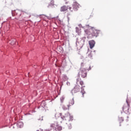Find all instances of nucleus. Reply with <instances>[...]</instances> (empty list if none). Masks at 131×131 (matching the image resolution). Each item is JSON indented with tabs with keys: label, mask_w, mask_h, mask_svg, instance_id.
Instances as JSON below:
<instances>
[{
	"label": "nucleus",
	"mask_w": 131,
	"mask_h": 131,
	"mask_svg": "<svg viewBox=\"0 0 131 131\" xmlns=\"http://www.w3.org/2000/svg\"><path fill=\"white\" fill-rule=\"evenodd\" d=\"M88 57L89 58H90V59H93V54L92 53V52L89 53Z\"/></svg>",
	"instance_id": "obj_24"
},
{
	"label": "nucleus",
	"mask_w": 131,
	"mask_h": 131,
	"mask_svg": "<svg viewBox=\"0 0 131 131\" xmlns=\"http://www.w3.org/2000/svg\"><path fill=\"white\" fill-rule=\"evenodd\" d=\"M12 16H17V17H20L21 16V11L19 9H17L14 11H12Z\"/></svg>",
	"instance_id": "obj_8"
},
{
	"label": "nucleus",
	"mask_w": 131,
	"mask_h": 131,
	"mask_svg": "<svg viewBox=\"0 0 131 131\" xmlns=\"http://www.w3.org/2000/svg\"><path fill=\"white\" fill-rule=\"evenodd\" d=\"M84 32L85 33H86V34H87L88 35H91V31L89 29L88 30H84Z\"/></svg>",
	"instance_id": "obj_20"
},
{
	"label": "nucleus",
	"mask_w": 131,
	"mask_h": 131,
	"mask_svg": "<svg viewBox=\"0 0 131 131\" xmlns=\"http://www.w3.org/2000/svg\"><path fill=\"white\" fill-rule=\"evenodd\" d=\"M93 52H94V53H96V51L95 50H94Z\"/></svg>",
	"instance_id": "obj_37"
},
{
	"label": "nucleus",
	"mask_w": 131,
	"mask_h": 131,
	"mask_svg": "<svg viewBox=\"0 0 131 131\" xmlns=\"http://www.w3.org/2000/svg\"><path fill=\"white\" fill-rule=\"evenodd\" d=\"M58 123L55 122L54 123L51 124L50 125V128L46 129L44 131H57V127H58Z\"/></svg>",
	"instance_id": "obj_4"
},
{
	"label": "nucleus",
	"mask_w": 131,
	"mask_h": 131,
	"mask_svg": "<svg viewBox=\"0 0 131 131\" xmlns=\"http://www.w3.org/2000/svg\"><path fill=\"white\" fill-rule=\"evenodd\" d=\"M55 117L56 118H58V117H60L62 120H67L68 118L69 119L68 120V122L66 123V124L68 125V127L70 129H71L72 126H71V122H72V121L73 120V116L70 115V114L69 113H67L64 114V116H62V113H59L55 114Z\"/></svg>",
	"instance_id": "obj_1"
},
{
	"label": "nucleus",
	"mask_w": 131,
	"mask_h": 131,
	"mask_svg": "<svg viewBox=\"0 0 131 131\" xmlns=\"http://www.w3.org/2000/svg\"><path fill=\"white\" fill-rule=\"evenodd\" d=\"M126 102L127 103V106H124L123 107V111H124L126 114H131V113L129 112V106L131 104L130 102L128 99L126 100Z\"/></svg>",
	"instance_id": "obj_3"
},
{
	"label": "nucleus",
	"mask_w": 131,
	"mask_h": 131,
	"mask_svg": "<svg viewBox=\"0 0 131 131\" xmlns=\"http://www.w3.org/2000/svg\"><path fill=\"white\" fill-rule=\"evenodd\" d=\"M92 69V68L91 67H89V70H91Z\"/></svg>",
	"instance_id": "obj_34"
},
{
	"label": "nucleus",
	"mask_w": 131,
	"mask_h": 131,
	"mask_svg": "<svg viewBox=\"0 0 131 131\" xmlns=\"http://www.w3.org/2000/svg\"><path fill=\"white\" fill-rule=\"evenodd\" d=\"M76 33H77L78 35H79V28H78V27H76Z\"/></svg>",
	"instance_id": "obj_22"
},
{
	"label": "nucleus",
	"mask_w": 131,
	"mask_h": 131,
	"mask_svg": "<svg viewBox=\"0 0 131 131\" xmlns=\"http://www.w3.org/2000/svg\"><path fill=\"white\" fill-rule=\"evenodd\" d=\"M66 80H68V77H67V76H66V75H62V83L66 81Z\"/></svg>",
	"instance_id": "obj_14"
},
{
	"label": "nucleus",
	"mask_w": 131,
	"mask_h": 131,
	"mask_svg": "<svg viewBox=\"0 0 131 131\" xmlns=\"http://www.w3.org/2000/svg\"><path fill=\"white\" fill-rule=\"evenodd\" d=\"M24 124L23 123V122H19L17 123V126L20 128H22V127H23Z\"/></svg>",
	"instance_id": "obj_15"
},
{
	"label": "nucleus",
	"mask_w": 131,
	"mask_h": 131,
	"mask_svg": "<svg viewBox=\"0 0 131 131\" xmlns=\"http://www.w3.org/2000/svg\"><path fill=\"white\" fill-rule=\"evenodd\" d=\"M64 1H67V0H64Z\"/></svg>",
	"instance_id": "obj_41"
},
{
	"label": "nucleus",
	"mask_w": 131,
	"mask_h": 131,
	"mask_svg": "<svg viewBox=\"0 0 131 131\" xmlns=\"http://www.w3.org/2000/svg\"><path fill=\"white\" fill-rule=\"evenodd\" d=\"M89 44L90 47V49H93V48L95 47V45H96V42L94 40H91L89 41Z\"/></svg>",
	"instance_id": "obj_12"
},
{
	"label": "nucleus",
	"mask_w": 131,
	"mask_h": 131,
	"mask_svg": "<svg viewBox=\"0 0 131 131\" xmlns=\"http://www.w3.org/2000/svg\"><path fill=\"white\" fill-rule=\"evenodd\" d=\"M67 85H70V82H67Z\"/></svg>",
	"instance_id": "obj_32"
},
{
	"label": "nucleus",
	"mask_w": 131,
	"mask_h": 131,
	"mask_svg": "<svg viewBox=\"0 0 131 131\" xmlns=\"http://www.w3.org/2000/svg\"><path fill=\"white\" fill-rule=\"evenodd\" d=\"M62 130V126L58 125L56 128V130Z\"/></svg>",
	"instance_id": "obj_25"
},
{
	"label": "nucleus",
	"mask_w": 131,
	"mask_h": 131,
	"mask_svg": "<svg viewBox=\"0 0 131 131\" xmlns=\"http://www.w3.org/2000/svg\"><path fill=\"white\" fill-rule=\"evenodd\" d=\"M62 108L63 110H67V107H66V106H65L64 105L62 106Z\"/></svg>",
	"instance_id": "obj_30"
},
{
	"label": "nucleus",
	"mask_w": 131,
	"mask_h": 131,
	"mask_svg": "<svg viewBox=\"0 0 131 131\" xmlns=\"http://www.w3.org/2000/svg\"><path fill=\"white\" fill-rule=\"evenodd\" d=\"M99 35H103V32H102V31L100 30H94L93 31V32L92 33V36L98 37Z\"/></svg>",
	"instance_id": "obj_6"
},
{
	"label": "nucleus",
	"mask_w": 131,
	"mask_h": 131,
	"mask_svg": "<svg viewBox=\"0 0 131 131\" xmlns=\"http://www.w3.org/2000/svg\"><path fill=\"white\" fill-rule=\"evenodd\" d=\"M82 65H83V63H81V66L82 67Z\"/></svg>",
	"instance_id": "obj_35"
},
{
	"label": "nucleus",
	"mask_w": 131,
	"mask_h": 131,
	"mask_svg": "<svg viewBox=\"0 0 131 131\" xmlns=\"http://www.w3.org/2000/svg\"><path fill=\"white\" fill-rule=\"evenodd\" d=\"M68 108H69V107H70V105H68Z\"/></svg>",
	"instance_id": "obj_36"
},
{
	"label": "nucleus",
	"mask_w": 131,
	"mask_h": 131,
	"mask_svg": "<svg viewBox=\"0 0 131 131\" xmlns=\"http://www.w3.org/2000/svg\"><path fill=\"white\" fill-rule=\"evenodd\" d=\"M118 118H119V121L120 122V124L121 122H123V118H122V117L119 116ZM119 125L120 126H121V124H120Z\"/></svg>",
	"instance_id": "obj_18"
},
{
	"label": "nucleus",
	"mask_w": 131,
	"mask_h": 131,
	"mask_svg": "<svg viewBox=\"0 0 131 131\" xmlns=\"http://www.w3.org/2000/svg\"><path fill=\"white\" fill-rule=\"evenodd\" d=\"M69 9L71 12H73V9L72 8V7H69Z\"/></svg>",
	"instance_id": "obj_29"
},
{
	"label": "nucleus",
	"mask_w": 131,
	"mask_h": 131,
	"mask_svg": "<svg viewBox=\"0 0 131 131\" xmlns=\"http://www.w3.org/2000/svg\"><path fill=\"white\" fill-rule=\"evenodd\" d=\"M66 65H67V64L66 63V60L65 59H63L61 62V66H62V67H65Z\"/></svg>",
	"instance_id": "obj_19"
},
{
	"label": "nucleus",
	"mask_w": 131,
	"mask_h": 131,
	"mask_svg": "<svg viewBox=\"0 0 131 131\" xmlns=\"http://www.w3.org/2000/svg\"><path fill=\"white\" fill-rule=\"evenodd\" d=\"M68 10V6H63L60 8V12H66Z\"/></svg>",
	"instance_id": "obj_13"
},
{
	"label": "nucleus",
	"mask_w": 131,
	"mask_h": 131,
	"mask_svg": "<svg viewBox=\"0 0 131 131\" xmlns=\"http://www.w3.org/2000/svg\"><path fill=\"white\" fill-rule=\"evenodd\" d=\"M128 118H129V117L128 116H127V119H126V121L127 122V121H128Z\"/></svg>",
	"instance_id": "obj_31"
},
{
	"label": "nucleus",
	"mask_w": 131,
	"mask_h": 131,
	"mask_svg": "<svg viewBox=\"0 0 131 131\" xmlns=\"http://www.w3.org/2000/svg\"><path fill=\"white\" fill-rule=\"evenodd\" d=\"M69 104L71 105H74V98H73L70 101Z\"/></svg>",
	"instance_id": "obj_21"
},
{
	"label": "nucleus",
	"mask_w": 131,
	"mask_h": 131,
	"mask_svg": "<svg viewBox=\"0 0 131 131\" xmlns=\"http://www.w3.org/2000/svg\"><path fill=\"white\" fill-rule=\"evenodd\" d=\"M86 74L87 73L85 69H81L78 74V77H80L81 76L82 78H85V77H86Z\"/></svg>",
	"instance_id": "obj_5"
},
{
	"label": "nucleus",
	"mask_w": 131,
	"mask_h": 131,
	"mask_svg": "<svg viewBox=\"0 0 131 131\" xmlns=\"http://www.w3.org/2000/svg\"><path fill=\"white\" fill-rule=\"evenodd\" d=\"M80 84L82 86V87L81 88V93L82 94V95L83 97H84V96L83 95H84V94H85V91H84V89H83V88H84V86L83 85V81H80L79 82Z\"/></svg>",
	"instance_id": "obj_9"
},
{
	"label": "nucleus",
	"mask_w": 131,
	"mask_h": 131,
	"mask_svg": "<svg viewBox=\"0 0 131 131\" xmlns=\"http://www.w3.org/2000/svg\"><path fill=\"white\" fill-rule=\"evenodd\" d=\"M64 97H61L60 98V102H61V103H63V101H64Z\"/></svg>",
	"instance_id": "obj_27"
},
{
	"label": "nucleus",
	"mask_w": 131,
	"mask_h": 131,
	"mask_svg": "<svg viewBox=\"0 0 131 131\" xmlns=\"http://www.w3.org/2000/svg\"><path fill=\"white\" fill-rule=\"evenodd\" d=\"M57 50L59 53H63V48L60 46H58L57 48Z\"/></svg>",
	"instance_id": "obj_16"
},
{
	"label": "nucleus",
	"mask_w": 131,
	"mask_h": 131,
	"mask_svg": "<svg viewBox=\"0 0 131 131\" xmlns=\"http://www.w3.org/2000/svg\"><path fill=\"white\" fill-rule=\"evenodd\" d=\"M85 37H83L80 38V40L79 41H76V45L77 47V49L78 50H80V49H82L84 45V41H85Z\"/></svg>",
	"instance_id": "obj_2"
},
{
	"label": "nucleus",
	"mask_w": 131,
	"mask_h": 131,
	"mask_svg": "<svg viewBox=\"0 0 131 131\" xmlns=\"http://www.w3.org/2000/svg\"><path fill=\"white\" fill-rule=\"evenodd\" d=\"M78 92H79V86H75L71 91V93L72 94V96H73V94H76V93H78Z\"/></svg>",
	"instance_id": "obj_10"
},
{
	"label": "nucleus",
	"mask_w": 131,
	"mask_h": 131,
	"mask_svg": "<svg viewBox=\"0 0 131 131\" xmlns=\"http://www.w3.org/2000/svg\"><path fill=\"white\" fill-rule=\"evenodd\" d=\"M40 16H45V17H47V18L51 19L50 17H49V16H47L46 15H44V14H42V15L41 14V15H40Z\"/></svg>",
	"instance_id": "obj_28"
},
{
	"label": "nucleus",
	"mask_w": 131,
	"mask_h": 131,
	"mask_svg": "<svg viewBox=\"0 0 131 131\" xmlns=\"http://www.w3.org/2000/svg\"><path fill=\"white\" fill-rule=\"evenodd\" d=\"M66 4H67V2H66Z\"/></svg>",
	"instance_id": "obj_40"
},
{
	"label": "nucleus",
	"mask_w": 131,
	"mask_h": 131,
	"mask_svg": "<svg viewBox=\"0 0 131 131\" xmlns=\"http://www.w3.org/2000/svg\"><path fill=\"white\" fill-rule=\"evenodd\" d=\"M36 131H39V130H37Z\"/></svg>",
	"instance_id": "obj_39"
},
{
	"label": "nucleus",
	"mask_w": 131,
	"mask_h": 131,
	"mask_svg": "<svg viewBox=\"0 0 131 131\" xmlns=\"http://www.w3.org/2000/svg\"><path fill=\"white\" fill-rule=\"evenodd\" d=\"M68 18V22H69V20H70V18L69 17H67Z\"/></svg>",
	"instance_id": "obj_33"
},
{
	"label": "nucleus",
	"mask_w": 131,
	"mask_h": 131,
	"mask_svg": "<svg viewBox=\"0 0 131 131\" xmlns=\"http://www.w3.org/2000/svg\"><path fill=\"white\" fill-rule=\"evenodd\" d=\"M54 6H55V1H54V0H52L49 4L48 7H53Z\"/></svg>",
	"instance_id": "obj_17"
},
{
	"label": "nucleus",
	"mask_w": 131,
	"mask_h": 131,
	"mask_svg": "<svg viewBox=\"0 0 131 131\" xmlns=\"http://www.w3.org/2000/svg\"><path fill=\"white\" fill-rule=\"evenodd\" d=\"M80 82V77H79L78 78H77V84L79 83Z\"/></svg>",
	"instance_id": "obj_26"
},
{
	"label": "nucleus",
	"mask_w": 131,
	"mask_h": 131,
	"mask_svg": "<svg viewBox=\"0 0 131 131\" xmlns=\"http://www.w3.org/2000/svg\"><path fill=\"white\" fill-rule=\"evenodd\" d=\"M47 105V103H46V101L45 100H43L39 106L38 107V109H40L41 110H43V108L45 107H46V105Z\"/></svg>",
	"instance_id": "obj_11"
},
{
	"label": "nucleus",
	"mask_w": 131,
	"mask_h": 131,
	"mask_svg": "<svg viewBox=\"0 0 131 131\" xmlns=\"http://www.w3.org/2000/svg\"><path fill=\"white\" fill-rule=\"evenodd\" d=\"M72 3H73L72 4L73 10L75 11H78L79 9V4L75 1V0H71Z\"/></svg>",
	"instance_id": "obj_7"
},
{
	"label": "nucleus",
	"mask_w": 131,
	"mask_h": 131,
	"mask_svg": "<svg viewBox=\"0 0 131 131\" xmlns=\"http://www.w3.org/2000/svg\"><path fill=\"white\" fill-rule=\"evenodd\" d=\"M16 41H17V40H16V39H13L12 40L11 45H15V44H16Z\"/></svg>",
	"instance_id": "obj_23"
},
{
	"label": "nucleus",
	"mask_w": 131,
	"mask_h": 131,
	"mask_svg": "<svg viewBox=\"0 0 131 131\" xmlns=\"http://www.w3.org/2000/svg\"><path fill=\"white\" fill-rule=\"evenodd\" d=\"M93 28H94V27H92V28H91V29H93Z\"/></svg>",
	"instance_id": "obj_38"
}]
</instances>
